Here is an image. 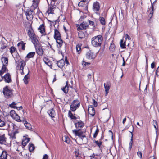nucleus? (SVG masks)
Listing matches in <instances>:
<instances>
[{
  "mask_svg": "<svg viewBox=\"0 0 159 159\" xmlns=\"http://www.w3.org/2000/svg\"><path fill=\"white\" fill-rule=\"evenodd\" d=\"M103 38L101 35L94 36L91 39V44L93 46L98 47L101 46Z\"/></svg>",
  "mask_w": 159,
  "mask_h": 159,
  "instance_id": "nucleus-1",
  "label": "nucleus"
},
{
  "mask_svg": "<svg viewBox=\"0 0 159 159\" xmlns=\"http://www.w3.org/2000/svg\"><path fill=\"white\" fill-rule=\"evenodd\" d=\"M20 59V58L19 55L16 56V58H15V62L17 64V69L19 70H21L22 72L23 73V69L26 65V63L25 61L22 60L18 63V61H19Z\"/></svg>",
  "mask_w": 159,
  "mask_h": 159,
  "instance_id": "nucleus-2",
  "label": "nucleus"
},
{
  "mask_svg": "<svg viewBox=\"0 0 159 159\" xmlns=\"http://www.w3.org/2000/svg\"><path fill=\"white\" fill-rule=\"evenodd\" d=\"M73 134L76 136H78L82 139L86 137L85 132L80 129L78 130L74 129L72 130Z\"/></svg>",
  "mask_w": 159,
  "mask_h": 159,
  "instance_id": "nucleus-3",
  "label": "nucleus"
},
{
  "mask_svg": "<svg viewBox=\"0 0 159 159\" xmlns=\"http://www.w3.org/2000/svg\"><path fill=\"white\" fill-rule=\"evenodd\" d=\"M3 93L5 97L7 98L11 97L12 95V91L9 89L7 86L3 89Z\"/></svg>",
  "mask_w": 159,
  "mask_h": 159,
  "instance_id": "nucleus-4",
  "label": "nucleus"
},
{
  "mask_svg": "<svg viewBox=\"0 0 159 159\" xmlns=\"http://www.w3.org/2000/svg\"><path fill=\"white\" fill-rule=\"evenodd\" d=\"M35 9H31L30 10H27L25 12V14L26 18L28 20L31 21L33 18L34 14V10Z\"/></svg>",
  "mask_w": 159,
  "mask_h": 159,
  "instance_id": "nucleus-5",
  "label": "nucleus"
},
{
  "mask_svg": "<svg viewBox=\"0 0 159 159\" xmlns=\"http://www.w3.org/2000/svg\"><path fill=\"white\" fill-rule=\"evenodd\" d=\"M80 106V102L78 100H74L70 105V110L72 111H75Z\"/></svg>",
  "mask_w": 159,
  "mask_h": 159,
  "instance_id": "nucleus-6",
  "label": "nucleus"
},
{
  "mask_svg": "<svg viewBox=\"0 0 159 159\" xmlns=\"http://www.w3.org/2000/svg\"><path fill=\"white\" fill-rule=\"evenodd\" d=\"M10 116L15 120L18 122L21 121L20 120V116L16 113L14 110H11L10 112Z\"/></svg>",
  "mask_w": 159,
  "mask_h": 159,
  "instance_id": "nucleus-7",
  "label": "nucleus"
},
{
  "mask_svg": "<svg viewBox=\"0 0 159 159\" xmlns=\"http://www.w3.org/2000/svg\"><path fill=\"white\" fill-rule=\"evenodd\" d=\"M5 125L7 126V128L9 129H12L13 130L16 129L17 127L14 123L10 121H7L5 122Z\"/></svg>",
  "mask_w": 159,
  "mask_h": 159,
  "instance_id": "nucleus-8",
  "label": "nucleus"
},
{
  "mask_svg": "<svg viewBox=\"0 0 159 159\" xmlns=\"http://www.w3.org/2000/svg\"><path fill=\"white\" fill-rule=\"evenodd\" d=\"M37 54L40 56H42L43 53L44 51L40 44H39L35 46Z\"/></svg>",
  "mask_w": 159,
  "mask_h": 159,
  "instance_id": "nucleus-9",
  "label": "nucleus"
},
{
  "mask_svg": "<svg viewBox=\"0 0 159 159\" xmlns=\"http://www.w3.org/2000/svg\"><path fill=\"white\" fill-rule=\"evenodd\" d=\"M88 111L89 114L92 116H94L95 114V110L94 108L92 105H89L88 106Z\"/></svg>",
  "mask_w": 159,
  "mask_h": 159,
  "instance_id": "nucleus-10",
  "label": "nucleus"
},
{
  "mask_svg": "<svg viewBox=\"0 0 159 159\" xmlns=\"http://www.w3.org/2000/svg\"><path fill=\"white\" fill-rule=\"evenodd\" d=\"M104 86L105 88V95L106 96L107 95V94L109 93V91L111 87L110 83L109 82H107L106 83V84L104 83Z\"/></svg>",
  "mask_w": 159,
  "mask_h": 159,
  "instance_id": "nucleus-11",
  "label": "nucleus"
},
{
  "mask_svg": "<svg viewBox=\"0 0 159 159\" xmlns=\"http://www.w3.org/2000/svg\"><path fill=\"white\" fill-rule=\"evenodd\" d=\"M100 6L99 3L97 2H94L93 5V9L94 11H98L99 10Z\"/></svg>",
  "mask_w": 159,
  "mask_h": 159,
  "instance_id": "nucleus-12",
  "label": "nucleus"
},
{
  "mask_svg": "<svg viewBox=\"0 0 159 159\" xmlns=\"http://www.w3.org/2000/svg\"><path fill=\"white\" fill-rule=\"evenodd\" d=\"M86 56V58L89 59H92L95 58L94 53L90 51L87 52Z\"/></svg>",
  "mask_w": 159,
  "mask_h": 159,
  "instance_id": "nucleus-13",
  "label": "nucleus"
},
{
  "mask_svg": "<svg viewBox=\"0 0 159 159\" xmlns=\"http://www.w3.org/2000/svg\"><path fill=\"white\" fill-rule=\"evenodd\" d=\"M5 81L7 83H9L11 81V77L9 73L6 74L3 77Z\"/></svg>",
  "mask_w": 159,
  "mask_h": 159,
  "instance_id": "nucleus-14",
  "label": "nucleus"
},
{
  "mask_svg": "<svg viewBox=\"0 0 159 159\" xmlns=\"http://www.w3.org/2000/svg\"><path fill=\"white\" fill-rule=\"evenodd\" d=\"M75 156L76 159H81V154L80 153V151L78 149H75L74 151Z\"/></svg>",
  "mask_w": 159,
  "mask_h": 159,
  "instance_id": "nucleus-15",
  "label": "nucleus"
},
{
  "mask_svg": "<svg viewBox=\"0 0 159 159\" xmlns=\"http://www.w3.org/2000/svg\"><path fill=\"white\" fill-rule=\"evenodd\" d=\"M75 125L76 128L79 129L82 128L84 126V123L81 121H78L75 123Z\"/></svg>",
  "mask_w": 159,
  "mask_h": 159,
  "instance_id": "nucleus-16",
  "label": "nucleus"
},
{
  "mask_svg": "<svg viewBox=\"0 0 159 159\" xmlns=\"http://www.w3.org/2000/svg\"><path fill=\"white\" fill-rule=\"evenodd\" d=\"M56 6H49L47 12L48 14H53L54 9L56 8Z\"/></svg>",
  "mask_w": 159,
  "mask_h": 159,
  "instance_id": "nucleus-17",
  "label": "nucleus"
},
{
  "mask_svg": "<svg viewBox=\"0 0 159 159\" xmlns=\"http://www.w3.org/2000/svg\"><path fill=\"white\" fill-rule=\"evenodd\" d=\"M7 153L5 150L2 152V153L0 155V159H7Z\"/></svg>",
  "mask_w": 159,
  "mask_h": 159,
  "instance_id": "nucleus-18",
  "label": "nucleus"
},
{
  "mask_svg": "<svg viewBox=\"0 0 159 159\" xmlns=\"http://www.w3.org/2000/svg\"><path fill=\"white\" fill-rule=\"evenodd\" d=\"M57 43V46L59 48H60L62 45L63 42L61 38L56 39Z\"/></svg>",
  "mask_w": 159,
  "mask_h": 159,
  "instance_id": "nucleus-19",
  "label": "nucleus"
},
{
  "mask_svg": "<svg viewBox=\"0 0 159 159\" xmlns=\"http://www.w3.org/2000/svg\"><path fill=\"white\" fill-rule=\"evenodd\" d=\"M57 65L60 68H62L65 65V61L63 59H61L57 62Z\"/></svg>",
  "mask_w": 159,
  "mask_h": 159,
  "instance_id": "nucleus-20",
  "label": "nucleus"
},
{
  "mask_svg": "<svg viewBox=\"0 0 159 159\" xmlns=\"http://www.w3.org/2000/svg\"><path fill=\"white\" fill-rule=\"evenodd\" d=\"M30 39L32 42L34 44V46H35L39 44V41H38V40L37 38L35 36L34 37L31 38H30Z\"/></svg>",
  "mask_w": 159,
  "mask_h": 159,
  "instance_id": "nucleus-21",
  "label": "nucleus"
},
{
  "mask_svg": "<svg viewBox=\"0 0 159 159\" xmlns=\"http://www.w3.org/2000/svg\"><path fill=\"white\" fill-rule=\"evenodd\" d=\"M54 38L55 39L61 38V36L60 32L58 30L56 29H55L54 30Z\"/></svg>",
  "mask_w": 159,
  "mask_h": 159,
  "instance_id": "nucleus-22",
  "label": "nucleus"
},
{
  "mask_svg": "<svg viewBox=\"0 0 159 159\" xmlns=\"http://www.w3.org/2000/svg\"><path fill=\"white\" fill-rule=\"evenodd\" d=\"M2 61L3 63V66H7L8 62V58L6 57H2L1 58Z\"/></svg>",
  "mask_w": 159,
  "mask_h": 159,
  "instance_id": "nucleus-23",
  "label": "nucleus"
},
{
  "mask_svg": "<svg viewBox=\"0 0 159 159\" xmlns=\"http://www.w3.org/2000/svg\"><path fill=\"white\" fill-rule=\"evenodd\" d=\"M28 34L30 38L35 36L34 31L32 29H30L28 30Z\"/></svg>",
  "mask_w": 159,
  "mask_h": 159,
  "instance_id": "nucleus-24",
  "label": "nucleus"
},
{
  "mask_svg": "<svg viewBox=\"0 0 159 159\" xmlns=\"http://www.w3.org/2000/svg\"><path fill=\"white\" fill-rule=\"evenodd\" d=\"M6 143V138L5 137L4 134H0V143L1 144H5Z\"/></svg>",
  "mask_w": 159,
  "mask_h": 159,
  "instance_id": "nucleus-25",
  "label": "nucleus"
},
{
  "mask_svg": "<svg viewBox=\"0 0 159 159\" xmlns=\"http://www.w3.org/2000/svg\"><path fill=\"white\" fill-rule=\"evenodd\" d=\"M40 0H33V5L31 6V9H35L37 7L38 4Z\"/></svg>",
  "mask_w": 159,
  "mask_h": 159,
  "instance_id": "nucleus-26",
  "label": "nucleus"
},
{
  "mask_svg": "<svg viewBox=\"0 0 159 159\" xmlns=\"http://www.w3.org/2000/svg\"><path fill=\"white\" fill-rule=\"evenodd\" d=\"M48 112L49 115L52 118H53L54 117L55 115V112L54 109H52L49 110Z\"/></svg>",
  "mask_w": 159,
  "mask_h": 159,
  "instance_id": "nucleus-27",
  "label": "nucleus"
},
{
  "mask_svg": "<svg viewBox=\"0 0 159 159\" xmlns=\"http://www.w3.org/2000/svg\"><path fill=\"white\" fill-rule=\"evenodd\" d=\"M68 81H67L65 86L61 88V89L65 93H67L68 91Z\"/></svg>",
  "mask_w": 159,
  "mask_h": 159,
  "instance_id": "nucleus-28",
  "label": "nucleus"
},
{
  "mask_svg": "<svg viewBox=\"0 0 159 159\" xmlns=\"http://www.w3.org/2000/svg\"><path fill=\"white\" fill-rule=\"evenodd\" d=\"M23 122H24L25 126L27 129L30 130H31L32 129V128L31 125L28 123L26 120H24Z\"/></svg>",
  "mask_w": 159,
  "mask_h": 159,
  "instance_id": "nucleus-29",
  "label": "nucleus"
},
{
  "mask_svg": "<svg viewBox=\"0 0 159 159\" xmlns=\"http://www.w3.org/2000/svg\"><path fill=\"white\" fill-rule=\"evenodd\" d=\"M30 140V139L29 138H25L23 140L22 142V145L25 147L27 143L29 142Z\"/></svg>",
  "mask_w": 159,
  "mask_h": 159,
  "instance_id": "nucleus-30",
  "label": "nucleus"
},
{
  "mask_svg": "<svg viewBox=\"0 0 159 159\" xmlns=\"http://www.w3.org/2000/svg\"><path fill=\"white\" fill-rule=\"evenodd\" d=\"M152 123L155 129L157 135V132L158 130V124L156 120H153Z\"/></svg>",
  "mask_w": 159,
  "mask_h": 159,
  "instance_id": "nucleus-31",
  "label": "nucleus"
},
{
  "mask_svg": "<svg viewBox=\"0 0 159 159\" xmlns=\"http://www.w3.org/2000/svg\"><path fill=\"white\" fill-rule=\"evenodd\" d=\"M38 30H40L39 31L41 33L43 34L45 32V28L44 25L43 24L41 25L38 28Z\"/></svg>",
  "mask_w": 159,
  "mask_h": 159,
  "instance_id": "nucleus-32",
  "label": "nucleus"
},
{
  "mask_svg": "<svg viewBox=\"0 0 159 159\" xmlns=\"http://www.w3.org/2000/svg\"><path fill=\"white\" fill-rule=\"evenodd\" d=\"M7 69V66H2L1 69L0 70V75L3 74Z\"/></svg>",
  "mask_w": 159,
  "mask_h": 159,
  "instance_id": "nucleus-33",
  "label": "nucleus"
},
{
  "mask_svg": "<svg viewBox=\"0 0 159 159\" xmlns=\"http://www.w3.org/2000/svg\"><path fill=\"white\" fill-rule=\"evenodd\" d=\"M63 140L68 144L70 143V140L69 138L66 136L63 137L62 138Z\"/></svg>",
  "mask_w": 159,
  "mask_h": 159,
  "instance_id": "nucleus-34",
  "label": "nucleus"
},
{
  "mask_svg": "<svg viewBox=\"0 0 159 159\" xmlns=\"http://www.w3.org/2000/svg\"><path fill=\"white\" fill-rule=\"evenodd\" d=\"M29 71L28 73L24 77L23 79L24 82L25 84H27L28 83V80L29 79V77L28 76V74L29 73Z\"/></svg>",
  "mask_w": 159,
  "mask_h": 159,
  "instance_id": "nucleus-35",
  "label": "nucleus"
},
{
  "mask_svg": "<svg viewBox=\"0 0 159 159\" xmlns=\"http://www.w3.org/2000/svg\"><path fill=\"white\" fill-rule=\"evenodd\" d=\"M35 54V52H29L27 55L26 57L28 58L33 57Z\"/></svg>",
  "mask_w": 159,
  "mask_h": 159,
  "instance_id": "nucleus-36",
  "label": "nucleus"
},
{
  "mask_svg": "<svg viewBox=\"0 0 159 159\" xmlns=\"http://www.w3.org/2000/svg\"><path fill=\"white\" fill-rule=\"evenodd\" d=\"M132 136L131 138L130 141L129 143V150L130 151L132 147V144L133 143V134L131 133Z\"/></svg>",
  "mask_w": 159,
  "mask_h": 159,
  "instance_id": "nucleus-37",
  "label": "nucleus"
},
{
  "mask_svg": "<svg viewBox=\"0 0 159 159\" xmlns=\"http://www.w3.org/2000/svg\"><path fill=\"white\" fill-rule=\"evenodd\" d=\"M68 115L69 117L71 119H76V117L73 115L70 110L69 111Z\"/></svg>",
  "mask_w": 159,
  "mask_h": 159,
  "instance_id": "nucleus-38",
  "label": "nucleus"
},
{
  "mask_svg": "<svg viewBox=\"0 0 159 159\" xmlns=\"http://www.w3.org/2000/svg\"><path fill=\"white\" fill-rule=\"evenodd\" d=\"M125 41L124 42L123 39H121L120 42V46L122 48H125Z\"/></svg>",
  "mask_w": 159,
  "mask_h": 159,
  "instance_id": "nucleus-39",
  "label": "nucleus"
},
{
  "mask_svg": "<svg viewBox=\"0 0 159 159\" xmlns=\"http://www.w3.org/2000/svg\"><path fill=\"white\" fill-rule=\"evenodd\" d=\"M81 24L82 25V26L83 27L84 30L86 29L89 26V24L85 22H83L82 23H81Z\"/></svg>",
  "mask_w": 159,
  "mask_h": 159,
  "instance_id": "nucleus-40",
  "label": "nucleus"
},
{
  "mask_svg": "<svg viewBox=\"0 0 159 159\" xmlns=\"http://www.w3.org/2000/svg\"><path fill=\"white\" fill-rule=\"evenodd\" d=\"M99 20L100 23L102 25H105V19L103 17H100L99 18Z\"/></svg>",
  "mask_w": 159,
  "mask_h": 159,
  "instance_id": "nucleus-41",
  "label": "nucleus"
},
{
  "mask_svg": "<svg viewBox=\"0 0 159 159\" xmlns=\"http://www.w3.org/2000/svg\"><path fill=\"white\" fill-rule=\"evenodd\" d=\"M10 51L11 54H12L13 53L15 52H17L16 48L13 46L11 47L10 48Z\"/></svg>",
  "mask_w": 159,
  "mask_h": 159,
  "instance_id": "nucleus-42",
  "label": "nucleus"
},
{
  "mask_svg": "<svg viewBox=\"0 0 159 159\" xmlns=\"http://www.w3.org/2000/svg\"><path fill=\"white\" fill-rule=\"evenodd\" d=\"M110 51L113 52L115 50V46L113 43H111L109 48Z\"/></svg>",
  "mask_w": 159,
  "mask_h": 159,
  "instance_id": "nucleus-43",
  "label": "nucleus"
},
{
  "mask_svg": "<svg viewBox=\"0 0 159 159\" xmlns=\"http://www.w3.org/2000/svg\"><path fill=\"white\" fill-rule=\"evenodd\" d=\"M82 25H81V24L80 25L78 24L77 25L76 27L77 30L80 31L84 30V29Z\"/></svg>",
  "mask_w": 159,
  "mask_h": 159,
  "instance_id": "nucleus-44",
  "label": "nucleus"
},
{
  "mask_svg": "<svg viewBox=\"0 0 159 159\" xmlns=\"http://www.w3.org/2000/svg\"><path fill=\"white\" fill-rule=\"evenodd\" d=\"M78 36L80 38L82 39L84 37V33L82 31H80L78 33Z\"/></svg>",
  "mask_w": 159,
  "mask_h": 159,
  "instance_id": "nucleus-45",
  "label": "nucleus"
},
{
  "mask_svg": "<svg viewBox=\"0 0 159 159\" xmlns=\"http://www.w3.org/2000/svg\"><path fill=\"white\" fill-rule=\"evenodd\" d=\"M76 51L78 52V53H79L80 52V50L81 49V45L80 44H78L76 46Z\"/></svg>",
  "mask_w": 159,
  "mask_h": 159,
  "instance_id": "nucleus-46",
  "label": "nucleus"
},
{
  "mask_svg": "<svg viewBox=\"0 0 159 159\" xmlns=\"http://www.w3.org/2000/svg\"><path fill=\"white\" fill-rule=\"evenodd\" d=\"M93 142L95 143L99 147H100L102 144V142L100 141H98L94 140Z\"/></svg>",
  "mask_w": 159,
  "mask_h": 159,
  "instance_id": "nucleus-47",
  "label": "nucleus"
},
{
  "mask_svg": "<svg viewBox=\"0 0 159 159\" xmlns=\"http://www.w3.org/2000/svg\"><path fill=\"white\" fill-rule=\"evenodd\" d=\"M0 44L1 46V49H5L7 47V44L3 41L1 42Z\"/></svg>",
  "mask_w": 159,
  "mask_h": 159,
  "instance_id": "nucleus-48",
  "label": "nucleus"
},
{
  "mask_svg": "<svg viewBox=\"0 0 159 159\" xmlns=\"http://www.w3.org/2000/svg\"><path fill=\"white\" fill-rule=\"evenodd\" d=\"M18 46H21L22 48V49L23 50H24L25 48V45L24 43L23 42L19 43L18 44Z\"/></svg>",
  "mask_w": 159,
  "mask_h": 159,
  "instance_id": "nucleus-49",
  "label": "nucleus"
},
{
  "mask_svg": "<svg viewBox=\"0 0 159 159\" xmlns=\"http://www.w3.org/2000/svg\"><path fill=\"white\" fill-rule=\"evenodd\" d=\"M34 144H31L29 147V150L31 152H32L34 151Z\"/></svg>",
  "mask_w": 159,
  "mask_h": 159,
  "instance_id": "nucleus-50",
  "label": "nucleus"
},
{
  "mask_svg": "<svg viewBox=\"0 0 159 159\" xmlns=\"http://www.w3.org/2000/svg\"><path fill=\"white\" fill-rule=\"evenodd\" d=\"M5 122L4 120L0 119V127H3L5 125Z\"/></svg>",
  "mask_w": 159,
  "mask_h": 159,
  "instance_id": "nucleus-51",
  "label": "nucleus"
},
{
  "mask_svg": "<svg viewBox=\"0 0 159 159\" xmlns=\"http://www.w3.org/2000/svg\"><path fill=\"white\" fill-rule=\"evenodd\" d=\"M43 60L46 64L49 65V64H48L49 60L47 58L44 57L43 58Z\"/></svg>",
  "mask_w": 159,
  "mask_h": 159,
  "instance_id": "nucleus-52",
  "label": "nucleus"
},
{
  "mask_svg": "<svg viewBox=\"0 0 159 159\" xmlns=\"http://www.w3.org/2000/svg\"><path fill=\"white\" fill-rule=\"evenodd\" d=\"M98 132H99V130L97 127L96 130V131L93 135V136L94 138H96L97 137Z\"/></svg>",
  "mask_w": 159,
  "mask_h": 159,
  "instance_id": "nucleus-53",
  "label": "nucleus"
},
{
  "mask_svg": "<svg viewBox=\"0 0 159 159\" xmlns=\"http://www.w3.org/2000/svg\"><path fill=\"white\" fill-rule=\"evenodd\" d=\"M16 104V103H15V102H13L11 104L9 105V107L12 108H16L15 105Z\"/></svg>",
  "mask_w": 159,
  "mask_h": 159,
  "instance_id": "nucleus-54",
  "label": "nucleus"
},
{
  "mask_svg": "<svg viewBox=\"0 0 159 159\" xmlns=\"http://www.w3.org/2000/svg\"><path fill=\"white\" fill-rule=\"evenodd\" d=\"M90 64V63L89 62H87L84 61H83L82 62V65L85 66H89Z\"/></svg>",
  "mask_w": 159,
  "mask_h": 159,
  "instance_id": "nucleus-55",
  "label": "nucleus"
},
{
  "mask_svg": "<svg viewBox=\"0 0 159 159\" xmlns=\"http://www.w3.org/2000/svg\"><path fill=\"white\" fill-rule=\"evenodd\" d=\"M84 5V3L80 1V2L78 4V6L79 7H82Z\"/></svg>",
  "mask_w": 159,
  "mask_h": 159,
  "instance_id": "nucleus-56",
  "label": "nucleus"
},
{
  "mask_svg": "<svg viewBox=\"0 0 159 159\" xmlns=\"http://www.w3.org/2000/svg\"><path fill=\"white\" fill-rule=\"evenodd\" d=\"M137 154L138 156L139 157H140L141 158H142V154L141 152L139 151L138 152H137Z\"/></svg>",
  "mask_w": 159,
  "mask_h": 159,
  "instance_id": "nucleus-57",
  "label": "nucleus"
},
{
  "mask_svg": "<svg viewBox=\"0 0 159 159\" xmlns=\"http://www.w3.org/2000/svg\"><path fill=\"white\" fill-rule=\"evenodd\" d=\"M153 14V11H151L148 16V17L150 19H151L152 17Z\"/></svg>",
  "mask_w": 159,
  "mask_h": 159,
  "instance_id": "nucleus-58",
  "label": "nucleus"
},
{
  "mask_svg": "<svg viewBox=\"0 0 159 159\" xmlns=\"http://www.w3.org/2000/svg\"><path fill=\"white\" fill-rule=\"evenodd\" d=\"M92 102L95 107H96L97 106V102L94 99H93Z\"/></svg>",
  "mask_w": 159,
  "mask_h": 159,
  "instance_id": "nucleus-59",
  "label": "nucleus"
},
{
  "mask_svg": "<svg viewBox=\"0 0 159 159\" xmlns=\"http://www.w3.org/2000/svg\"><path fill=\"white\" fill-rule=\"evenodd\" d=\"M51 4L50 6H55V2L57 0H51Z\"/></svg>",
  "mask_w": 159,
  "mask_h": 159,
  "instance_id": "nucleus-60",
  "label": "nucleus"
},
{
  "mask_svg": "<svg viewBox=\"0 0 159 159\" xmlns=\"http://www.w3.org/2000/svg\"><path fill=\"white\" fill-rule=\"evenodd\" d=\"M125 39H127L128 40H130L131 39V37L129 36L127 34H126L125 35Z\"/></svg>",
  "mask_w": 159,
  "mask_h": 159,
  "instance_id": "nucleus-61",
  "label": "nucleus"
},
{
  "mask_svg": "<svg viewBox=\"0 0 159 159\" xmlns=\"http://www.w3.org/2000/svg\"><path fill=\"white\" fill-rule=\"evenodd\" d=\"M48 156L47 154H45L43 155L42 159H48Z\"/></svg>",
  "mask_w": 159,
  "mask_h": 159,
  "instance_id": "nucleus-62",
  "label": "nucleus"
},
{
  "mask_svg": "<svg viewBox=\"0 0 159 159\" xmlns=\"http://www.w3.org/2000/svg\"><path fill=\"white\" fill-rule=\"evenodd\" d=\"M89 24L92 26H93L94 25V23L93 21H89Z\"/></svg>",
  "mask_w": 159,
  "mask_h": 159,
  "instance_id": "nucleus-63",
  "label": "nucleus"
},
{
  "mask_svg": "<svg viewBox=\"0 0 159 159\" xmlns=\"http://www.w3.org/2000/svg\"><path fill=\"white\" fill-rule=\"evenodd\" d=\"M155 66V64L154 62H153L151 64V68H153Z\"/></svg>",
  "mask_w": 159,
  "mask_h": 159,
  "instance_id": "nucleus-64",
  "label": "nucleus"
}]
</instances>
